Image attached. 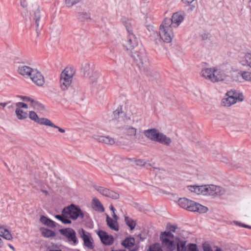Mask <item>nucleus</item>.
<instances>
[{
    "label": "nucleus",
    "instance_id": "20e7f679",
    "mask_svg": "<svg viewBox=\"0 0 251 251\" xmlns=\"http://www.w3.org/2000/svg\"><path fill=\"white\" fill-rule=\"evenodd\" d=\"M171 23V20L169 18H165L159 28L160 37L166 43L171 42L173 37V27Z\"/></svg>",
    "mask_w": 251,
    "mask_h": 251
},
{
    "label": "nucleus",
    "instance_id": "bf43d9fd",
    "mask_svg": "<svg viewBox=\"0 0 251 251\" xmlns=\"http://www.w3.org/2000/svg\"><path fill=\"white\" fill-rule=\"evenodd\" d=\"M1 226V225H0V226Z\"/></svg>",
    "mask_w": 251,
    "mask_h": 251
},
{
    "label": "nucleus",
    "instance_id": "423d86ee",
    "mask_svg": "<svg viewBox=\"0 0 251 251\" xmlns=\"http://www.w3.org/2000/svg\"><path fill=\"white\" fill-rule=\"evenodd\" d=\"M144 134L148 138L152 141L158 142L166 145H169L171 142V140L170 138L159 133L155 129L145 130L144 131Z\"/></svg>",
    "mask_w": 251,
    "mask_h": 251
},
{
    "label": "nucleus",
    "instance_id": "1a4fd4ad",
    "mask_svg": "<svg viewBox=\"0 0 251 251\" xmlns=\"http://www.w3.org/2000/svg\"><path fill=\"white\" fill-rule=\"evenodd\" d=\"M64 215L66 216V218L69 220H76L77 218L80 217L82 218L83 214L80 209L75 205L71 204L70 206L65 207L64 209Z\"/></svg>",
    "mask_w": 251,
    "mask_h": 251
},
{
    "label": "nucleus",
    "instance_id": "603ef678",
    "mask_svg": "<svg viewBox=\"0 0 251 251\" xmlns=\"http://www.w3.org/2000/svg\"><path fill=\"white\" fill-rule=\"evenodd\" d=\"M7 103H8L1 102V103H0V105H1L3 108H4L7 104Z\"/></svg>",
    "mask_w": 251,
    "mask_h": 251
},
{
    "label": "nucleus",
    "instance_id": "f8f14e48",
    "mask_svg": "<svg viewBox=\"0 0 251 251\" xmlns=\"http://www.w3.org/2000/svg\"><path fill=\"white\" fill-rule=\"evenodd\" d=\"M131 56L139 66L146 64L148 62L146 53L143 50H141L139 52L137 51H132Z\"/></svg>",
    "mask_w": 251,
    "mask_h": 251
},
{
    "label": "nucleus",
    "instance_id": "09e8293b",
    "mask_svg": "<svg viewBox=\"0 0 251 251\" xmlns=\"http://www.w3.org/2000/svg\"><path fill=\"white\" fill-rule=\"evenodd\" d=\"M136 162V164L138 165L142 166L145 164L144 162L141 160H138Z\"/></svg>",
    "mask_w": 251,
    "mask_h": 251
},
{
    "label": "nucleus",
    "instance_id": "c85d7f7f",
    "mask_svg": "<svg viewBox=\"0 0 251 251\" xmlns=\"http://www.w3.org/2000/svg\"><path fill=\"white\" fill-rule=\"evenodd\" d=\"M125 115L128 119H130V117L135 113V107L133 105H127L126 106Z\"/></svg>",
    "mask_w": 251,
    "mask_h": 251
},
{
    "label": "nucleus",
    "instance_id": "4468645a",
    "mask_svg": "<svg viewBox=\"0 0 251 251\" xmlns=\"http://www.w3.org/2000/svg\"><path fill=\"white\" fill-rule=\"evenodd\" d=\"M30 78L32 82L38 86H42L45 83L44 77L41 73L36 69H34L30 74Z\"/></svg>",
    "mask_w": 251,
    "mask_h": 251
},
{
    "label": "nucleus",
    "instance_id": "6ab92c4d",
    "mask_svg": "<svg viewBox=\"0 0 251 251\" xmlns=\"http://www.w3.org/2000/svg\"><path fill=\"white\" fill-rule=\"evenodd\" d=\"M171 20V24L172 27H177L183 21L184 16L179 12H176L173 14Z\"/></svg>",
    "mask_w": 251,
    "mask_h": 251
},
{
    "label": "nucleus",
    "instance_id": "5701e85b",
    "mask_svg": "<svg viewBox=\"0 0 251 251\" xmlns=\"http://www.w3.org/2000/svg\"><path fill=\"white\" fill-rule=\"evenodd\" d=\"M33 70L34 69L31 68L25 65L20 66L18 69V73L20 74L23 76H30Z\"/></svg>",
    "mask_w": 251,
    "mask_h": 251
},
{
    "label": "nucleus",
    "instance_id": "bb28decb",
    "mask_svg": "<svg viewBox=\"0 0 251 251\" xmlns=\"http://www.w3.org/2000/svg\"><path fill=\"white\" fill-rule=\"evenodd\" d=\"M40 19L41 12L39 10H37L34 12V15L32 17V20L35 23L37 30L39 27Z\"/></svg>",
    "mask_w": 251,
    "mask_h": 251
},
{
    "label": "nucleus",
    "instance_id": "de8ad7c7",
    "mask_svg": "<svg viewBox=\"0 0 251 251\" xmlns=\"http://www.w3.org/2000/svg\"><path fill=\"white\" fill-rule=\"evenodd\" d=\"M21 5L23 7H26L27 6V2L25 0H20Z\"/></svg>",
    "mask_w": 251,
    "mask_h": 251
},
{
    "label": "nucleus",
    "instance_id": "c9c22d12",
    "mask_svg": "<svg viewBox=\"0 0 251 251\" xmlns=\"http://www.w3.org/2000/svg\"><path fill=\"white\" fill-rule=\"evenodd\" d=\"M241 75L245 80L251 81V73L249 72H242Z\"/></svg>",
    "mask_w": 251,
    "mask_h": 251
},
{
    "label": "nucleus",
    "instance_id": "f257e3e1",
    "mask_svg": "<svg viewBox=\"0 0 251 251\" xmlns=\"http://www.w3.org/2000/svg\"><path fill=\"white\" fill-rule=\"evenodd\" d=\"M201 75L212 82L221 81L225 78L223 73L216 68L203 69L201 72Z\"/></svg>",
    "mask_w": 251,
    "mask_h": 251
},
{
    "label": "nucleus",
    "instance_id": "58836bf2",
    "mask_svg": "<svg viewBox=\"0 0 251 251\" xmlns=\"http://www.w3.org/2000/svg\"><path fill=\"white\" fill-rule=\"evenodd\" d=\"M246 63L251 67V54L248 53L245 56Z\"/></svg>",
    "mask_w": 251,
    "mask_h": 251
},
{
    "label": "nucleus",
    "instance_id": "3c124183",
    "mask_svg": "<svg viewBox=\"0 0 251 251\" xmlns=\"http://www.w3.org/2000/svg\"><path fill=\"white\" fill-rule=\"evenodd\" d=\"M112 216L114 218L113 220H117V217L115 212L114 213H112Z\"/></svg>",
    "mask_w": 251,
    "mask_h": 251
},
{
    "label": "nucleus",
    "instance_id": "aec40b11",
    "mask_svg": "<svg viewBox=\"0 0 251 251\" xmlns=\"http://www.w3.org/2000/svg\"><path fill=\"white\" fill-rule=\"evenodd\" d=\"M80 234L83 240L84 245L88 249H92L93 248V244L90 235L88 234H86L85 230L83 229H81L80 230Z\"/></svg>",
    "mask_w": 251,
    "mask_h": 251
},
{
    "label": "nucleus",
    "instance_id": "6e6d98bb",
    "mask_svg": "<svg viewBox=\"0 0 251 251\" xmlns=\"http://www.w3.org/2000/svg\"><path fill=\"white\" fill-rule=\"evenodd\" d=\"M222 251V250H221L220 249L218 248V249H217L216 250V251Z\"/></svg>",
    "mask_w": 251,
    "mask_h": 251
},
{
    "label": "nucleus",
    "instance_id": "f03ea898",
    "mask_svg": "<svg viewBox=\"0 0 251 251\" xmlns=\"http://www.w3.org/2000/svg\"><path fill=\"white\" fill-rule=\"evenodd\" d=\"M75 74V70L71 67H66L62 72L60 76L59 86L62 91L68 89L71 85Z\"/></svg>",
    "mask_w": 251,
    "mask_h": 251
},
{
    "label": "nucleus",
    "instance_id": "4d7b16f0",
    "mask_svg": "<svg viewBox=\"0 0 251 251\" xmlns=\"http://www.w3.org/2000/svg\"><path fill=\"white\" fill-rule=\"evenodd\" d=\"M116 113H117L116 111H115V112H114V114L115 115ZM117 114H120V112H117Z\"/></svg>",
    "mask_w": 251,
    "mask_h": 251
},
{
    "label": "nucleus",
    "instance_id": "c756f323",
    "mask_svg": "<svg viewBox=\"0 0 251 251\" xmlns=\"http://www.w3.org/2000/svg\"><path fill=\"white\" fill-rule=\"evenodd\" d=\"M125 222L126 225L130 228L131 230L134 229L136 225V222L135 221L128 216H125Z\"/></svg>",
    "mask_w": 251,
    "mask_h": 251
},
{
    "label": "nucleus",
    "instance_id": "864d4df0",
    "mask_svg": "<svg viewBox=\"0 0 251 251\" xmlns=\"http://www.w3.org/2000/svg\"><path fill=\"white\" fill-rule=\"evenodd\" d=\"M8 246H9V248H10V249H11L13 251H14V250H15V249H14V247H13L12 245H11V244H8Z\"/></svg>",
    "mask_w": 251,
    "mask_h": 251
},
{
    "label": "nucleus",
    "instance_id": "4be33fe9",
    "mask_svg": "<svg viewBox=\"0 0 251 251\" xmlns=\"http://www.w3.org/2000/svg\"><path fill=\"white\" fill-rule=\"evenodd\" d=\"M204 186L205 185H189L187 186V188L190 191L196 194L204 195Z\"/></svg>",
    "mask_w": 251,
    "mask_h": 251
},
{
    "label": "nucleus",
    "instance_id": "ddd939ff",
    "mask_svg": "<svg viewBox=\"0 0 251 251\" xmlns=\"http://www.w3.org/2000/svg\"><path fill=\"white\" fill-rule=\"evenodd\" d=\"M223 189L219 186L214 185H205L204 186V195H221L223 194Z\"/></svg>",
    "mask_w": 251,
    "mask_h": 251
},
{
    "label": "nucleus",
    "instance_id": "c03bdc74",
    "mask_svg": "<svg viewBox=\"0 0 251 251\" xmlns=\"http://www.w3.org/2000/svg\"><path fill=\"white\" fill-rule=\"evenodd\" d=\"M45 225H47L50 227H54L55 226V223L53 221L48 219L46 224Z\"/></svg>",
    "mask_w": 251,
    "mask_h": 251
},
{
    "label": "nucleus",
    "instance_id": "b1692460",
    "mask_svg": "<svg viewBox=\"0 0 251 251\" xmlns=\"http://www.w3.org/2000/svg\"><path fill=\"white\" fill-rule=\"evenodd\" d=\"M0 236L7 240H12L13 238L9 230L3 226H0Z\"/></svg>",
    "mask_w": 251,
    "mask_h": 251
},
{
    "label": "nucleus",
    "instance_id": "f3484780",
    "mask_svg": "<svg viewBox=\"0 0 251 251\" xmlns=\"http://www.w3.org/2000/svg\"><path fill=\"white\" fill-rule=\"evenodd\" d=\"M97 190L103 196L113 199H117L119 197V195L118 193L102 187H99Z\"/></svg>",
    "mask_w": 251,
    "mask_h": 251
},
{
    "label": "nucleus",
    "instance_id": "0eeeda50",
    "mask_svg": "<svg viewBox=\"0 0 251 251\" xmlns=\"http://www.w3.org/2000/svg\"><path fill=\"white\" fill-rule=\"evenodd\" d=\"M162 245L168 251H173L176 249V242L177 238L175 237L170 232H162L160 236Z\"/></svg>",
    "mask_w": 251,
    "mask_h": 251
},
{
    "label": "nucleus",
    "instance_id": "8fccbe9b",
    "mask_svg": "<svg viewBox=\"0 0 251 251\" xmlns=\"http://www.w3.org/2000/svg\"><path fill=\"white\" fill-rule=\"evenodd\" d=\"M109 208L112 211V213H114L115 212V208H114L112 205H110V206H109Z\"/></svg>",
    "mask_w": 251,
    "mask_h": 251
},
{
    "label": "nucleus",
    "instance_id": "72a5a7b5",
    "mask_svg": "<svg viewBox=\"0 0 251 251\" xmlns=\"http://www.w3.org/2000/svg\"><path fill=\"white\" fill-rule=\"evenodd\" d=\"M55 217L61 221L63 224H71V221L69 219L66 218V216L64 215V210L63 209L61 215H57Z\"/></svg>",
    "mask_w": 251,
    "mask_h": 251
},
{
    "label": "nucleus",
    "instance_id": "2f4dec72",
    "mask_svg": "<svg viewBox=\"0 0 251 251\" xmlns=\"http://www.w3.org/2000/svg\"><path fill=\"white\" fill-rule=\"evenodd\" d=\"M41 232L42 235L45 237L49 238L54 237L55 235V233L54 231L47 228H41Z\"/></svg>",
    "mask_w": 251,
    "mask_h": 251
},
{
    "label": "nucleus",
    "instance_id": "412c9836",
    "mask_svg": "<svg viewBox=\"0 0 251 251\" xmlns=\"http://www.w3.org/2000/svg\"><path fill=\"white\" fill-rule=\"evenodd\" d=\"M93 137L98 142L107 145H112L115 143L114 139L109 136H104L95 134L93 135Z\"/></svg>",
    "mask_w": 251,
    "mask_h": 251
},
{
    "label": "nucleus",
    "instance_id": "e433bc0d",
    "mask_svg": "<svg viewBox=\"0 0 251 251\" xmlns=\"http://www.w3.org/2000/svg\"><path fill=\"white\" fill-rule=\"evenodd\" d=\"M46 126H51L52 127L55 128L58 130V131L61 133H64L65 130L57 126H55L54 124H53L50 120L47 124Z\"/></svg>",
    "mask_w": 251,
    "mask_h": 251
},
{
    "label": "nucleus",
    "instance_id": "473e14b6",
    "mask_svg": "<svg viewBox=\"0 0 251 251\" xmlns=\"http://www.w3.org/2000/svg\"><path fill=\"white\" fill-rule=\"evenodd\" d=\"M124 132L127 136H134L136 134V129L132 127H128L125 128Z\"/></svg>",
    "mask_w": 251,
    "mask_h": 251
},
{
    "label": "nucleus",
    "instance_id": "7c9ffc66",
    "mask_svg": "<svg viewBox=\"0 0 251 251\" xmlns=\"http://www.w3.org/2000/svg\"><path fill=\"white\" fill-rule=\"evenodd\" d=\"M135 244V240L133 238H126L122 243L124 246L128 249H131Z\"/></svg>",
    "mask_w": 251,
    "mask_h": 251
},
{
    "label": "nucleus",
    "instance_id": "393cba45",
    "mask_svg": "<svg viewBox=\"0 0 251 251\" xmlns=\"http://www.w3.org/2000/svg\"><path fill=\"white\" fill-rule=\"evenodd\" d=\"M92 207L93 208L98 212H103L104 211V208L100 202V201L97 198H94L92 201Z\"/></svg>",
    "mask_w": 251,
    "mask_h": 251
},
{
    "label": "nucleus",
    "instance_id": "39448f33",
    "mask_svg": "<svg viewBox=\"0 0 251 251\" xmlns=\"http://www.w3.org/2000/svg\"><path fill=\"white\" fill-rule=\"evenodd\" d=\"M123 23L128 33L126 39L123 42V45L127 50H132L137 46L138 40L132 33L131 24L127 21H123Z\"/></svg>",
    "mask_w": 251,
    "mask_h": 251
},
{
    "label": "nucleus",
    "instance_id": "37998d69",
    "mask_svg": "<svg viewBox=\"0 0 251 251\" xmlns=\"http://www.w3.org/2000/svg\"><path fill=\"white\" fill-rule=\"evenodd\" d=\"M16 106L20 107L21 108L27 109L28 108V105L27 104L20 102L16 103Z\"/></svg>",
    "mask_w": 251,
    "mask_h": 251
},
{
    "label": "nucleus",
    "instance_id": "a18cd8bd",
    "mask_svg": "<svg viewBox=\"0 0 251 251\" xmlns=\"http://www.w3.org/2000/svg\"><path fill=\"white\" fill-rule=\"evenodd\" d=\"M48 219H49L47 218L46 217H45L44 216H42L40 218V221L41 223H42L44 225H46Z\"/></svg>",
    "mask_w": 251,
    "mask_h": 251
},
{
    "label": "nucleus",
    "instance_id": "79ce46f5",
    "mask_svg": "<svg viewBox=\"0 0 251 251\" xmlns=\"http://www.w3.org/2000/svg\"><path fill=\"white\" fill-rule=\"evenodd\" d=\"M203 251H213L210 245L208 243H205L202 246Z\"/></svg>",
    "mask_w": 251,
    "mask_h": 251
},
{
    "label": "nucleus",
    "instance_id": "dca6fc26",
    "mask_svg": "<svg viewBox=\"0 0 251 251\" xmlns=\"http://www.w3.org/2000/svg\"><path fill=\"white\" fill-rule=\"evenodd\" d=\"M29 118L35 123L41 125L46 126L49 121V119L47 118H39L37 114L33 111L29 112Z\"/></svg>",
    "mask_w": 251,
    "mask_h": 251
},
{
    "label": "nucleus",
    "instance_id": "a211bd4d",
    "mask_svg": "<svg viewBox=\"0 0 251 251\" xmlns=\"http://www.w3.org/2000/svg\"><path fill=\"white\" fill-rule=\"evenodd\" d=\"M98 234L104 244L110 245L113 244L114 239L112 236L108 235L106 232L103 231H100Z\"/></svg>",
    "mask_w": 251,
    "mask_h": 251
},
{
    "label": "nucleus",
    "instance_id": "7ed1b4c3",
    "mask_svg": "<svg viewBox=\"0 0 251 251\" xmlns=\"http://www.w3.org/2000/svg\"><path fill=\"white\" fill-rule=\"evenodd\" d=\"M178 203L181 207L190 211L205 213L208 210L206 207L185 198H180Z\"/></svg>",
    "mask_w": 251,
    "mask_h": 251
},
{
    "label": "nucleus",
    "instance_id": "a19ab883",
    "mask_svg": "<svg viewBox=\"0 0 251 251\" xmlns=\"http://www.w3.org/2000/svg\"><path fill=\"white\" fill-rule=\"evenodd\" d=\"M177 226L175 225H172L170 224H168L167 226V229L169 230L168 232H175Z\"/></svg>",
    "mask_w": 251,
    "mask_h": 251
},
{
    "label": "nucleus",
    "instance_id": "4c0bfd02",
    "mask_svg": "<svg viewBox=\"0 0 251 251\" xmlns=\"http://www.w3.org/2000/svg\"><path fill=\"white\" fill-rule=\"evenodd\" d=\"M80 0H66V4L67 6L71 7L73 5L78 3Z\"/></svg>",
    "mask_w": 251,
    "mask_h": 251
},
{
    "label": "nucleus",
    "instance_id": "2eb2a0df",
    "mask_svg": "<svg viewBox=\"0 0 251 251\" xmlns=\"http://www.w3.org/2000/svg\"><path fill=\"white\" fill-rule=\"evenodd\" d=\"M22 99L25 101L29 103V106L32 107L35 110L38 111H42L45 110V106L41 103L34 100L31 98L28 97H23Z\"/></svg>",
    "mask_w": 251,
    "mask_h": 251
},
{
    "label": "nucleus",
    "instance_id": "49530a36",
    "mask_svg": "<svg viewBox=\"0 0 251 251\" xmlns=\"http://www.w3.org/2000/svg\"><path fill=\"white\" fill-rule=\"evenodd\" d=\"M182 2L186 4L187 5H189L190 3H192L194 0H181Z\"/></svg>",
    "mask_w": 251,
    "mask_h": 251
},
{
    "label": "nucleus",
    "instance_id": "9b49d317",
    "mask_svg": "<svg viewBox=\"0 0 251 251\" xmlns=\"http://www.w3.org/2000/svg\"><path fill=\"white\" fill-rule=\"evenodd\" d=\"M186 241L180 240L177 238L176 242V247L177 251H199L197 246L195 244H189L186 246Z\"/></svg>",
    "mask_w": 251,
    "mask_h": 251
},
{
    "label": "nucleus",
    "instance_id": "a878e982",
    "mask_svg": "<svg viewBox=\"0 0 251 251\" xmlns=\"http://www.w3.org/2000/svg\"><path fill=\"white\" fill-rule=\"evenodd\" d=\"M106 222L107 225L111 229L115 231H118L119 230V226L117 220H113L107 215Z\"/></svg>",
    "mask_w": 251,
    "mask_h": 251
},
{
    "label": "nucleus",
    "instance_id": "cd10ccee",
    "mask_svg": "<svg viewBox=\"0 0 251 251\" xmlns=\"http://www.w3.org/2000/svg\"><path fill=\"white\" fill-rule=\"evenodd\" d=\"M15 112L17 118L20 120L25 119L27 117V112L24 111L20 107L16 106Z\"/></svg>",
    "mask_w": 251,
    "mask_h": 251
},
{
    "label": "nucleus",
    "instance_id": "f704fd0d",
    "mask_svg": "<svg viewBox=\"0 0 251 251\" xmlns=\"http://www.w3.org/2000/svg\"><path fill=\"white\" fill-rule=\"evenodd\" d=\"M147 251H163L159 244H154L151 245Z\"/></svg>",
    "mask_w": 251,
    "mask_h": 251
},
{
    "label": "nucleus",
    "instance_id": "13d9d810",
    "mask_svg": "<svg viewBox=\"0 0 251 251\" xmlns=\"http://www.w3.org/2000/svg\"><path fill=\"white\" fill-rule=\"evenodd\" d=\"M244 226V227H248V226Z\"/></svg>",
    "mask_w": 251,
    "mask_h": 251
},
{
    "label": "nucleus",
    "instance_id": "ea45409f",
    "mask_svg": "<svg viewBox=\"0 0 251 251\" xmlns=\"http://www.w3.org/2000/svg\"><path fill=\"white\" fill-rule=\"evenodd\" d=\"M90 14L87 13H82L79 15V19L81 20H85L90 19Z\"/></svg>",
    "mask_w": 251,
    "mask_h": 251
},
{
    "label": "nucleus",
    "instance_id": "6e6552de",
    "mask_svg": "<svg viewBox=\"0 0 251 251\" xmlns=\"http://www.w3.org/2000/svg\"><path fill=\"white\" fill-rule=\"evenodd\" d=\"M226 96V98L222 100V103L225 106H230L236 102L242 101L244 100L242 94L238 93L234 91L227 92Z\"/></svg>",
    "mask_w": 251,
    "mask_h": 251
},
{
    "label": "nucleus",
    "instance_id": "5fc2aeb1",
    "mask_svg": "<svg viewBox=\"0 0 251 251\" xmlns=\"http://www.w3.org/2000/svg\"><path fill=\"white\" fill-rule=\"evenodd\" d=\"M2 240H1V239L0 238V247H1L2 246Z\"/></svg>",
    "mask_w": 251,
    "mask_h": 251
},
{
    "label": "nucleus",
    "instance_id": "9d476101",
    "mask_svg": "<svg viewBox=\"0 0 251 251\" xmlns=\"http://www.w3.org/2000/svg\"><path fill=\"white\" fill-rule=\"evenodd\" d=\"M59 231L62 235L67 239V241L70 244L74 246L78 244V242L76 237V233L74 229L67 228L60 229Z\"/></svg>",
    "mask_w": 251,
    "mask_h": 251
}]
</instances>
